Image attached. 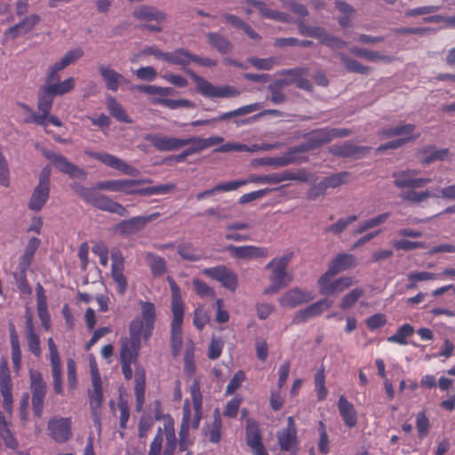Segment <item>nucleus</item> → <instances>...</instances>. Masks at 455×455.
<instances>
[{"label": "nucleus", "mask_w": 455, "mask_h": 455, "mask_svg": "<svg viewBox=\"0 0 455 455\" xmlns=\"http://www.w3.org/2000/svg\"><path fill=\"white\" fill-rule=\"evenodd\" d=\"M172 292V319L171 323V347L172 353L174 357L181 353L183 346L182 339V323L184 317L185 304L181 298L180 287L176 282L171 277H167Z\"/></svg>", "instance_id": "nucleus-2"}, {"label": "nucleus", "mask_w": 455, "mask_h": 455, "mask_svg": "<svg viewBox=\"0 0 455 455\" xmlns=\"http://www.w3.org/2000/svg\"><path fill=\"white\" fill-rule=\"evenodd\" d=\"M261 108H262V103H259V102H255L252 104L242 106L235 110L224 113L222 115H220V116L212 118V121L221 122L224 120L230 119L235 116H244L247 114H251L254 111H257V110L260 109Z\"/></svg>", "instance_id": "nucleus-42"}, {"label": "nucleus", "mask_w": 455, "mask_h": 455, "mask_svg": "<svg viewBox=\"0 0 455 455\" xmlns=\"http://www.w3.org/2000/svg\"><path fill=\"white\" fill-rule=\"evenodd\" d=\"M423 156L422 164H428L436 160H444L449 156V149H435L434 146H427L419 150Z\"/></svg>", "instance_id": "nucleus-41"}, {"label": "nucleus", "mask_w": 455, "mask_h": 455, "mask_svg": "<svg viewBox=\"0 0 455 455\" xmlns=\"http://www.w3.org/2000/svg\"><path fill=\"white\" fill-rule=\"evenodd\" d=\"M149 182H151L150 180H110L98 182L95 188L98 190L123 193L124 195L139 196L140 188L136 187Z\"/></svg>", "instance_id": "nucleus-11"}, {"label": "nucleus", "mask_w": 455, "mask_h": 455, "mask_svg": "<svg viewBox=\"0 0 455 455\" xmlns=\"http://www.w3.org/2000/svg\"><path fill=\"white\" fill-rule=\"evenodd\" d=\"M30 390L32 393V410L36 417L41 418L44 410V403L46 395L47 386L43 375L37 370L29 371Z\"/></svg>", "instance_id": "nucleus-10"}, {"label": "nucleus", "mask_w": 455, "mask_h": 455, "mask_svg": "<svg viewBox=\"0 0 455 455\" xmlns=\"http://www.w3.org/2000/svg\"><path fill=\"white\" fill-rule=\"evenodd\" d=\"M390 215H391L390 212H385V213H381L374 218L365 220L364 222H363L359 225L355 233L362 234L370 228H373L375 227H378V226L383 224L390 217Z\"/></svg>", "instance_id": "nucleus-59"}, {"label": "nucleus", "mask_w": 455, "mask_h": 455, "mask_svg": "<svg viewBox=\"0 0 455 455\" xmlns=\"http://www.w3.org/2000/svg\"><path fill=\"white\" fill-rule=\"evenodd\" d=\"M47 346L50 352V363L53 388L56 394L63 393L61 360L56 344L52 338L47 339Z\"/></svg>", "instance_id": "nucleus-19"}, {"label": "nucleus", "mask_w": 455, "mask_h": 455, "mask_svg": "<svg viewBox=\"0 0 455 455\" xmlns=\"http://www.w3.org/2000/svg\"><path fill=\"white\" fill-rule=\"evenodd\" d=\"M432 196H434V195L428 190L418 192L415 191L414 188H411L402 195L403 200L412 204H420Z\"/></svg>", "instance_id": "nucleus-58"}, {"label": "nucleus", "mask_w": 455, "mask_h": 455, "mask_svg": "<svg viewBox=\"0 0 455 455\" xmlns=\"http://www.w3.org/2000/svg\"><path fill=\"white\" fill-rule=\"evenodd\" d=\"M84 153L90 157L99 160L103 164L121 172L123 174L129 176H136L139 174V170L137 168L108 153L90 150H85Z\"/></svg>", "instance_id": "nucleus-15"}, {"label": "nucleus", "mask_w": 455, "mask_h": 455, "mask_svg": "<svg viewBox=\"0 0 455 455\" xmlns=\"http://www.w3.org/2000/svg\"><path fill=\"white\" fill-rule=\"evenodd\" d=\"M12 387L10 370L6 365H3L0 369V393L3 397V407L8 413L12 411Z\"/></svg>", "instance_id": "nucleus-24"}, {"label": "nucleus", "mask_w": 455, "mask_h": 455, "mask_svg": "<svg viewBox=\"0 0 455 455\" xmlns=\"http://www.w3.org/2000/svg\"><path fill=\"white\" fill-rule=\"evenodd\" d=\"M209 43L220 53H228L231 51V43L222 35L215 32H209L207 34Z\"/></svg>", "instance_id": "nucleus-48"}, {"label": "nucleus", "mask_w": 455, "mask_h": 455, "mask_svg": "<svg viewBox=\"0 0 455 455\" xmlns=\"http://www.w3.org/2000/svg\"><path fill=\"white\" fill-rule=\"evenodd\" d=\"M335 6L343 16L339 18V23L341 27L347 28L351 25L350 17L354 13L355 9L348 4L343 1H336Z\"/></svg>", "instance_id": "nucleus-54"}, {"label": "nucleus", "mask_w": 455, "mask_h": 455, "mask_svg": "<svg viewBox=\"0 0 455 455\" xmlns=\"http://www.w3.org/2000/svg\"><path fill=\"white\" fill-rule=\"evenodd\" d=\"M248 62L251 64L254 68L259 70H270L275 66L279 64V59L276 57H269L265 59H260L257 57H249Z\"/></svg>", "instance_id": "nucleus-56"}, {"label": "nucleus", "mask_w": 455, "mask_h": 455, "mask_svg": "<svg viewBox=\"0 0 455 455\" xmlns=\"http://www.w3.org/2000/svg\"><path fill=\"white\" fill-rule=\"evenodd\" d=\"M59 73L54 75L49 81V71L44 78V83L50 88L52 92L56 96H62L70 92L76 86V80L73 77H68L64 81H59Z\"/></svg>", "instance_id": "nucleus-28"}, {"label": "nucleus", "mask_w": 455, "mask_h": 455, "mask_svg": "<svg viewBox=\"0 0 455 455\" xmlns=\"http://www.w3.org/2000/svg\"><path fill=\"white\" fill-rule=\"evenodd\" d=\"M371 148L361 147L353 144L352 142H345L342 145H335L331 148V153L337 156L341 157H359L369 153Z\"/></svg>", "instance_id": "nucleus-30"}, {"label": "nucleus", "mask_w": 455, "mask_h": 455, "mask_svg": "<svg viewBox=\"0 0 455 455\" xmlns=\"http://www.w3.org/2000/svg\"><path fill=\"white\" fill-rule=\"evenodd\" d=\"M50 188L38 185L34 188L29 203L28 208L31 211L38 212L40 211L49 198Z\"/></svg>", "instance_id": "nucleus-36"}, {"label": "nucleus", "mask_w": 455, "mask_h": 455, "mask_svg": "<svg viewBox=\"0 0 455 455\" xmlns=\"http://www.w3.org/2000/svg\"><path fill=\"white\" fill-rule=\"evenodd\" d=\"M132 17L136 20L146 23L142 26L143 28L152 32H161L167 15L156 6L141 4L133 10Z\"/></svg>", "instance_id": "nucleus-7"}, {"label": "nucleus", "mask_w": 455, "mask_h": 455, "mask_svg": "<svg viewBox=\"0 0 455 455\" xmlns=\"http://www.w3.org/2000/svg\"><path fill=\"white\" fill-rule=\"evenodd\" d=\"M415 129L416 126L414 124H406L382 130L380 134L386 138H392L395 136L401 137L379 145L377 151L382 152L387 149L399 148L408 142L416 140L420 134H413Z\"/></svg>", "instance_id": "nucleus-6"}, {"label": "nucleus", "mask_w": 455, "mask_h": 455, "mask_svg": "<svg viewBox=\"0 0 455 455\" xmlns=\"http://www.w3.org/2000/svg\"><path fill=\"white\" fill-rule=\"evenodd\" d=\"M245 440L254 455L268 454L262 443L259 424L253 419H248L246 421Z\"/></svg>", "instance_id": "nucleus-20"}, {"label": "nucleus", "mask_w": 455, "mask_h": 455, "mask_svg": "<svg viewBox=\"0 0 455 455\" xmlns=\"http://www.w3.org/2000/svg\"><path fill=\"white\" fill-rule=\"evenodd\" d=\"M146 260L154 277L161 276L167 272L166 261L164 258L153 252H148Z\"/></svg>", "instance_id": "nucleus-39"}, {"label": "nucleus", "mask_w": 455, "mask_h": 455, "mask_svg": "<svg viewBox=\"0 0 455 455\" xmlns=\"http://www.w3.org/2000/svg\"><path fill=\"white\" fill-rule=\"evenodd\" d=\"M175 188L173 184H163L140 188L139 196L164 195Z\"/></svg>", "instance_id": "nucleus-61"}, {"label": "nucleus", "mask_w": 455, "mask_h": 455, "mask_svg": "<svg viewBox=\"0 0 455 455\" xmlns=\"http://www.w3.org/2000/svg\"><path fill=\"white\" fill-rule=\"evenodd\" d=\"M419 173V171L416 169L395 172L392 173V177L395 179L394 185L399 189L420 188L431 182V180L427 178H417Z\"/></svg>", "instance_id": "nucleus-13"}, {"label": "nucleus", "mask_w": 455, "mask_h": 455, "mask_svg": "<svg viewBox=\"0 0 455 455\" xmlns=\"http://www.w3.org/2000/svg\"><path fill=\"white\" fill-rule=\"evenodd\" d=\"M226 249L229 251L232 258L237 259H254L267 258L268 256V250L266 247L254 245H228Z\"/></svg>", "instance_id": "nucleus-23"}, {"label": "nucleus", "mask_w": 455, "mask_h": 455, "mask_svg": "<svg viewBox=\"0 0 455 455\" xmlns=\"http://www.w3.org/2000/svg\"><path fill=\"white\" fill-rule=\"evenodd\" d=\"M89 390V403L91 414L96 415V411L100 410L103 403L102 384H92Z\"/></svg>", "instance_id": "nucleus-47"}, {"label": "nucleus", "mask_w": 455, "mask_h": 455, "mask_svg": "<svg viewBox=\"0 0 455 455\" xmlns=\"http://www.w3.org/2000/svg\"><path fill=\"white\" fill-rule=\"evenodd\" d=\"M83 54L84 52L81 49L68 52L59 62L54 63L49 68V80L52 79L54 75L80 59Z\"/></svg>", "instance_id": "nucleus-35"}, {"label": "nucleus", "mask_w": 455, "mask_h": 455, "mask_svg": "<svg viewBox=\"0 0 455 455\" xmlns=\"http://www.w3.org/2000/svg\"><path fill=\"white\" fill-rule=\"evenodd\" d=\"M293 257V252H288L282 257L272 259L265 267L271 270L269 276L270 285L264 291V294L276 293L289 285L291 276L286 272V268Z\"/></svg>", "instance_id": "nucleus-4"}, {"label": "nucleus", "mask_w": 455, "mask_h": 455, "mask_svg": "<svg viewBox=\"0 0 455 455\" xmlns=\"http://www.w3.org/2000/svg\"><path fill=\"white\" fill-rule=\"evenodd\" d=\"M222 420L219 410L216 409L213 414V421L209 432V441L218 443L221 439Z\"/></svg>", "instance_id": "nucleus-57"}, {"label": "nucleus", "mask_w": 455, "mask_h": 455, "mask_svg": "<svg viewBox=\"0 0 455 455\" xmlns=\"http://www.w3.org/2000/svg\"><path fill=\"white\" fill-rule=\"evenodd\" d=\"M41 244V241L37 237H32L28 240L25 248V251L20 258V267L25 272L31 265L34 255Z\"/></svg>", "instance_id": "nucleus-38"}, {"label": "nucleus", "mask_w": 455, "mask_h": 455, "mask_svg": "<svg viewBox=\"0 0 455 455\" xmlns=\"http://www.w3.org/2000/svg\"><path fill=\"white\" fill-rule=\"evenodd\" d=\"M0 436L7 448L12 450H16L18 448V441L9 429L3 412H0Z\"/></svg>", "instance_id": "nucleus-49"}, {"label": "nucleus", "mask_w": 455, "mask_h": 455, "mask_svg": "<svg viewBox=\"0 0 455 455\" xmlns=\"http://www.w3.org/2000/svg\"><path fill=\"white\" fill-rule=\"evenodd\" d=\"M319 441H318V451L322 454H327L330 452V440L327 434L326 427L323 421L319 422Z\"/></svg>", "instance_id": "nucleus-64"}, {"label": "nucleus", "mask_w": 455, "mask_h": 455, "mask_svg": "<svg viewBox=\"0 0 455 455\" xmlns=\"http://www.w3.org/2000/svg\"><path fill=\"white\" fill-rule=\"evenodd\" d=\"M307 72L308 69L306 68H294L282 69L281 71H279V75L293 76L294 84L298 88L307 92H311L313 90L312 83L307 78L303 77V76L307 75Z\"/></svg>", "instance_id": "nucleus-34"}, {"label": "nucleus", "mask_w": 455, "mask_h": 455, "mask_svg": "<svg viewBox=\"0 0 455 455\" xmlns=\"http://www.w3.org/2000/svg\"><path fill=\"white\" fill-rule=\"evenodd\" d=\"M190 395L192 399V406L194 409V415H191V403L188 399H185L182 407V419L179 431V441H190L189 427L190 426L196 429L199 427L203 416V395L200 391V383L198 380H194L190 386Z\"/></svg>", "instance_id": "nucleus-3"}, {"label": "nucleus", "mask_w": 455, "mask_h": 455, "mask_svg": "<svg viewBox=\"0 0 455 455\" xmlns=\"http://www.w3.org/2000/svg\"><path fill=\"white\" fill-rule=\"evenodd\" d=\"M203 274L219 282L226 289L235 291L238 286L237 275L224 265L203 269Z\"/></svg>", "instance_id": "nucleus-12"}, {"label": "nucleus", "mask_w": 455, "mask_h": 455, "mask_svg": "<svg viewBox=\"0 0 455 455\" xmlns=\"http://www.w3.org/2000/svg\"><path fill=\"white\" fill-rule=\"evenodd\" d=\"M338 410L346 427L352 428L357 424V412L353 405L344 395L338 400Z\"/></svg>", "instance_id": "nucleus-29"}, {"label": "nucleus", "mask_w": 455, "mask_h": 455, "mask_svg": "<svg viewBox=\"0 0 455 455\" xmlns=\"http://www.w3.org/2000/svg\"><path fill=\"white\" fill-rule=\"evenodd\" d=\"M358 264L356 258L348 253H339L330 264L328 275H337L348 268L355 267Z\"/></svg>", "instance_id": "nucleus-32"}, {"label": "nucleus", "mask_w": 455, "mask_h": 455, "mask_svg": "<svg viewBox=\"0 0 455 455\" xmlns=\"http://www.w3.org/2000/svg\"><path fill=\"white\" fill-rule=\"evenodd\" d=\"M332 303L327 299H320L304 309H301L296 313L293 317L294 323H305L310 318L320 315L325 309L331 307Z\"/></svg>", "instance_id": "nucleus-27"}, {"label": "nucleus", "mask_w": 455, "mask_h": 455, "mask_svg": "<svg viewBox=\"0 0 455 455\" xmlns=\"http://www.w3.org/2000/svg\"><path fill=\"white\" fill-rule=\"evenodd\" d=\"M151 103L166 107L170 109H177L181 108H191L195 107V104L185 99H167V98H155L151 100Z\"/></svg>", "instance_id": "nucleus-50"}, {"label": "nucleus", "mask_w": 455, "mask_h": 455, "mask_svg": "<svg viewBox=\"0 0 455 455\" xmlns=\"http://www.w3.org/2000/svg\"><path fill=\"white\" fill-rule=\"evenodd\" d=\"M178 254L184 259L188 261H198L201 256L190 243H180L177 247Z\"/></svg>", "instance_id": "nucleus-55"}, {"label": "nucleus", "mask_w": 455, "mask_h": 455, "mask_svg": "<svg viewBox=\"0 0 455 455\" xmlns=\"http://www.w3.org/2000/svg\"><path fill=\"white\" fill-rule=\"evenodd\" d=\"M135 88L146 94L148 95H159L162 98L167 97L169 95H173L175 93V90L172 87H161L156 85H137Z\"/></svg>", "instance_id": "nucleus-53"}, {"label": "nucleus", "mask_w": 455, "mask_h": 455, "mask_svg": "<svg viewBox=\"0 0 455 455\" xmlns=\"http://www.w3.org/2000/svg\"><path fill=\"white\" fill-rule=\"evenodd\" d=\"M99 72L105 82L106 88L109 91L116 92L122 83L128 82L123 75L108 66L100 65Z\"/></svg>", "instance_id": "nucleus-31"}, {"label": "nucleus", "mask_w": 455, "mask_h": 455, "mask_svg": "<svg viewBox=\"0 0 455 455\" xmlns=\"http://www.w3.org/2000/svg\"><path fill=\"white\" fill-rule=\"evenodd\" d=\"M159 216V212H154L148 216L132 217L122 220L116 226V229L122 235L133 234L143 229L149 221L156 220Z\"/></svg>", "instance_id": "nucleus-22"}, {"label": "nucleus", "mask_w": 455, "mask_h": 455, "mask_svg": "<svg viewBox=\"0 0 455 455\" xmlns=\"http://www.w3.org/2000/svg\"><path fill=\"white\" fill-rule=\"evenodd\" d=\"M250 4L256 6L261 14L268 19L281 20V21H288L289 15L283 12L273 11L267 8V4L261 1L258 0H247Z\"/></svg>", "instance_id": "nucleus-46"}, {"label": "nucleus", "mask_w": 455, "mask_h": 455, "mask_svg": "<svg viewBox=\"0 0 455 455\" xmlns=\"http://www.w3.org/2000/svg\"><path fill=\"white\" fill-rule=\"evenodd\" d=\"M350 53L353 55L359 57V58H364L370 61H377V60H382L385 62L391 61V58L387 55L382 54L379 52L370 51L364 48L360 47H351L349 49Z\"/></svg>", "instance_id": "nucleus-45"}, {"label": "nucleus", "mask_w": 455, "mask_h": 455, "mask_svg": "<svg viewBox=\"0 0 455 455\" xmlns=\"http://www.w3.org/2000/svg\"><path fill=\"white\" fill-rule=\"evenodd\" d=\"M148 140L158 151H175L185 147V139L163 136L159 134L148 135Z\"/></svg>", "instance_id": "nucleus-26"}, {"label": "nucleus", "mask_w": 455, "mask_h": 455, "mask_svg": "<svg viewBox=\"0 0 455 455\" xmlns=\"http://www.w3.org/2000/svg\"><path fill=\"white\" fill-rule=\"evenodd\" d=\"M192 56L193 54L183 48H179L173 52H167V55H165V61L173 65L185 67L192 62Z\"/></svg>", "instance_id": "nucleus-43"}, {"label": "nucleus", "mask_w": 455, "mask_h": 455, "mask_svg": "<svg viewBox=\"0 0 455 455\" xmlns=\"http://www.w3.org/2000/svg\"><path fill=\"white\" fill-rule=\"evenodd\" d=\"M307 140L312 146H315V149L325 143L331 142V135L329 128H320L312 131L307 135Z\"/></svg>", "instance_id": "nucleus-52"}, {"label": "nucleus", "mask_w": 455, "mask_h": 455, "mask_svg": "<svg viewBox=\"0 0 455 455\" xmlns=\"http://www.w3.org/2000/svg\"><path fill=\"white\" fill-rule=\"evenodd\" d=\"M10 343L12 350V362L13 371L18 374L21 368V349L18 334L14 325L10 327Z\"/></svg>", "instance_id": "nucleus-37"}, {"label": "nucleus", "mask_w": 455, "mask_h": 455, "mask_svg": "<svg viewBox=\"0 0 455 455\" xmlns=\"http://www.w3.org/2000/svg\"><path fill=\"white\" fill-rule=\"evenodd\" d=\"M111 277L116 285V291L124 295L128 289V280L124 275V259L119 250L111 251Z\"/></svg>", "instance_id": "nucleus-14"}, {"label": "nucleus", "mask_w": 455, "mask_h": 455, "mask_svg": "<svg viewBox=\"0 0 455 455\" xmlns=\"http://www.w3.org/2000/svg\"><path fill=\"white\" fill-rule=\"evenodd\" d=\"M335 275H328V271H326L323 275H321L318 279V283L320 286L319 291L323 295L330 296L334 293L342 292L348 287H350L354 280L350 276H342L334 281H331V277Z\"/></svg>", "instance_id": "nucleus-17"}, {"label": "nucleus", "mask_w": 455, "mask_h": 455, "mask_svg": "<svg viewBox=\"0 0 455 455\" xmlns=\"http://www.w3.org/2000/svg\"><path fill=\"white\" fill-rule=\"evenodd\" d=\"M141 316L135 317L129 326V338L123 339L120 360L137 362L141 339L148 340L153 332L156 319V307L152 302L140 301Z\"/></svg>", "instance_id": "nucleus-1"}, {"label": "nucleus", "mask_w": 455, "mask_h": 455, "mask_svg": "<svg viewBox=\"0 0 455 455\" xmlns=\"http://www.w3.org/2000/svg\"><path fill=\"white\" fill-rule=\"evenodd\" d=\"M106 104L108 112L116 120L126 124H131L132 122L125 109L114 97H108Z\"/></svg>", "instance_id": "nucleus-40"}, {"label": "nucleus", "mask_w": 455, "mask_h": 455, "mask_svg": "<svg viewBox=\"0 0 455 455\" xmlns=\"http://www.w3.org/2000/svg\"><path fill=\"white\" fill-rule=\"evenodd\" d=\"M50 436L57 443H65L72 435L70 418H53L48 422Z\"/></svg>", "instance_id": "nucleus-21"}, {"label": "nucleus", "mask_w": 455, "mask_h": 455, "mask_svg": "<svg viewBox=\"0 0 455 455\" xmlns=\"http://www.w3.org/2000/svg\"><path fill=\"white\" fill-rule=\"evenodd\" d=\"M282 451H296L299 446L298 431L292 417H288L287 426L276 434Z\"/></svg>", "instance_id": "nucleus-18"}, {"label": "nucleus", "mask_w": 455, "mask_h": 455, "mask_svg": "<svg viewBox=\"0 0 455 455\" xmlns=\"http://www.w3.org/2000/svg\"><path fill=\"white\" fill-rule=\"evenodd\" d=\"M71 188L88 204L105 212L126 217L129 212L121 204L113 201L110 197L99 194L95 189L88 188L79 184H72Z\"/></svg>", "instance_id": "nucleus-5"}, {"label": "nucleus", "mask_w": 455, "mask_h": 455, "mask_svg": "<svg viewBox=\"0 0 455 455\" xmlns=\"http://www.w3.org/2000/svg\"><path fill=\"white\" fill-rule=\"evenodd\" d=\"M314 299L311 292L294 288L284 292L278 299L283 307L294 308Z\"/></svg>", "instance_id": "nucleus-25"}, {"label": "nucleus", "mask_w": 455, "mask_h": 455, "mask_svg": "<svg viewBox=\"0 0 455 455\" xmlns=\"http://www.w3.org/2000/svg\"><path fill=\"white\" fill-rule=\"evenodd\" d=\"M211 321V316L202 307H198L194 311L193 323L198 331H202Z\"/></svg>", "instance_id": "nucleus-63"}, {"label": "nucleus", "mask_w": 455, "mask_h": 455, "mask_svg": "<svg viewBox=\"0 0 455 455\" xmlns=\"http://www.w3.org/2000/svg\"><path fill=\"white\" fill-rule=\"evenodd\" d=\"M339 57L350 73L368 75L371 70L370 67L361 64L358 60L349 58L344 53H339Z\"/></svg>", "instance_id": "nucleus-51"}, {"label": "nucleus", "mask_w": 455, "mask_h": 455, "mask_svg": "<svg viewBox=\"0 0 455 455\" xmlns=\"http://www.w3.org/2000/svg\"><path fill=\"white\" fill-rule=\"evenodd\" d=\"M364 291L362 288H355L346 294L339 305L341 309H348L353 307L355 302L363 295Z\"/></svg>", "instance_id": "nucleus-62"}, {"label": "nucleus", "mask_w": 455, "mask_h": 455, "mask_svg": "<svg viewBox=\"0 0 455 455\" xmlns=\"http://www.w3.org/2000/svg\"><path fill=\"white\" fill-rule=\"evenodd\" d=\"M196 84V91L207 98H228L240 94V92L230 85L215 86L206 79L196 75L191 69H184Z\"/></svg>", "instance_id": "nucleus-8"}, {"label": "nucleus", "mask_w": 455, "mask_h": 455, "mask_svg": "<svg viewBox=\"0 0 455 455\" xmlns=\"http://www.w3.org/2000/svg\"><path fill=\"white\" fill-rule=\"evenodd\" d=\"M41 20L38 14H31L27 16L16 25L8 28L5 35H10L12 38H16L19 33L28 34L30 32Z\"/></svg>", "instance_id": "nucleus-33"}, {"label": "nucleus", "mask_w": 455, "mask_h": 455, "mask_svg": "<svg viewBox=\"0 0 455 455\" xmlns=\"http://www.w3.org/2000/svg\"><path fill=\"white\" fill-rule=\"evenodd\" d=\"M349 173L347 172L334 173L323 179L327 189L336 188L347 183Z\"/></svg>", "instance_id": "nucleus-60"}, {"label": "nucleus", "mask_w": 455, "mask_h": 455, "mask_svg": "<svg viewBox=\"0 0 455 455\" xmlns=\"http://www.w3.org/2000/svg\"><path fill=\"white\" fill-rule=\"evenodd\" d=\"M43 154L44 157L51 161L60 172L70 176L71 178H78L82 180L86 179V172L69 162L68 159L62 155L49 150H44Z\"/></svg>", "instance_id": "nucleus-16"}, {"label": "nucleus", "mask_w": 455, "mask_h": 455, "mask_svg": "<svg viewBox=\"0 0 455 455\" xmlns=\"http://www.w3.org/2000/svg\"><path fill=\"white\" fill-rule=\"evenodd\" d=\"M55 95L44 83L38 90L37 93V113H32V116L24 119L26 124L34 123L43 127H46V118L51 112Z\"/></svg>", "instance_id": "nucleus-9"}, {"label": "nucleus", "mask_w": 455, "mask_h": 455, "mask_svg": "<svg viewBox=\"0 0 455 455\" xmlns=\"http://www.w3.org/2000/svg\"><path fill=\"white\" fill-rule=\"evenodd\" d=\"M414 328L410 323H404L398 327L395 333L387 337V340L390 343H395L399 345H407V339L413 335Z\"/></svg>", "instance_id": "nucleus-44"}]
</instances>
